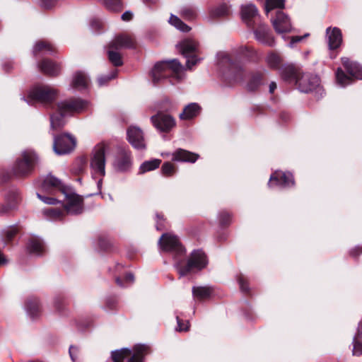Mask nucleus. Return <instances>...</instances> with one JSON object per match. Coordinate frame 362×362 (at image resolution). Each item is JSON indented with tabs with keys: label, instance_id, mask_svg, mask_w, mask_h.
I'll list each match as a JSON object with an SVG mask.
<instances>
[{
	"label": "nucleus",
	"instance_id": "1",
	"mask_svg": "<svg viewBox=\"0 0 362 362\" xmlns=\"http://www.w3.org/2000/svg\"><path fill=\"white\" fill-rule=\"evenodd\" d=\"M42 190L54 194L60 192L65 195L66 200V210L72 214H81L83 211V198L76 194L68 193V188L60 180L56 177L48 175L41 184Z\"/></svg>",
	"mask_w": 362,
	"mask_h": 362
},
{
	"label": "nucleus",
	"instance_id": "36",
	"mask_svg": "<svg viewBox=\"0 0 362 362\" xmlns=\"http://www.w3.org/2000/svg\"><path fill=\"white\" fill-rule=\"evenodd\" d=\"M55 50L54 47L49 42L45 41L37 42L33 50V53L35 57H37L41 52L52 53Z\"/></svg>",
	"mask_w": 362,
	"mask_h": 362
},
{
	"label": "nucleus",
	"instance_id": "22",
	"mask_svg": "<svg viewBox=\"0 0 362 362\" xmlns=\"http://www.w3.org/2000/svg\"><path fill=\"white\" fill-rule=\"evenodd\" d=\"M110 47L115 48L116 50L121 49H132L136 47L135 39L127 34H119L110 42Z\"/></svg>",
	"mask_w": 362,
	"mask_h": 362
},
{
	"label": "nucleus",
	"instance_id": "51",
	"mask_svg": "<svg viewBox=\"0 0 362 362\" xmlns=\"http://www.w3.org/2000/svg\"><path fill=\"white\" fill-rule=\"evenodd\" d=\"M134 277L131 273L127 274L124 276V281H123L120 278H116V283L121 287L127 286L134 282Z\"/></svg>",
	"mask_w": 362,
	"mask_h": 362
},
{
	"label": "nucleus",
	"instance_id": "29",
	"mask_svg": "<svg viewBox=\"0 0 362 362\" xmlns=\"http://www.w3.org/2000/svg\"><path fill=\"white\" fill-rule=\"evenodd\" d=\"M65 214H70L66 210V204L64 209L54 207H47L42 210V214L44 216L50 221H58L61 220ZM71 214H73L71 213Z\"/></svg>",
	"mask_w": 362,
	"mask_h": 362
},
{
	"label": "nucleus",
	"instance_id": "12",
	"mask_svg": "<svg viewBox=\"0 0 362 362\" xmlns=\"http://www.w3.org/2000/svg\"><path fill=\"white\" fill-rule=\"evenodd\" d=\"M320 78L318 76L302 71L295 86L303 93H309L320 88Z\"/></svg>",
	"mask_w": 362,
	"mask_h": 362
},
{
	"label": "nucleus",
	"instance_id": "7",
	"mask_svg": "<svg viewBox=\"0 0 362 362\" xmlns=\"http://www.w3.org/2000/svg\"><path fill=\"white\" fill-rule=\"evenodd\" d=\"M151 353V349L145 344H136L132 350L123 348L112 351L111 358L113 362H144L146 355Z\"/></svg>",
	"mask_w": 362,
	"mask_h": 362
},
{
	"label": "nucleus",
	"instance_id": "9",
	"mask_svg": "<svg viewBox=\"0 0 362 362\" xmlns=\"http://www.w3.org/2000/svg\"><path fill=\"white\" fill-rule=\"evenodd\" d=\"M207 264L208 259L204 252L202 250H196L191 253L189 258L185 265L178 263L176 267L180 275L184 276L194 270H202Z\"/></svg>",
	"mask_w": 362,
	"mask_h": 362
},
{
	"label": "nucleus",
	"instance_id": "58",
	"mask_svg": "<svg viewBox=\"0 0 362 362\" xmlns=\"http://www.w3.org/2000/svg\"><path fill=\"white\" fill-rule=\"evenodd\" d=\"M78 353V349L76 346H71L69 347V355L73 362H76Z\"/></svg>",
	"mask_w": 362,
	"mask_h": 362
},
{
	"label": "nucleus",
	"instance_id": "56",
	"mask_svg": "<svg viewBox=\"0 0 362 362\" xmlns=\"http://www.w3.org/2000/svg\"><path fill=\"white\" fill-rule=\"evenodd\" d=\"M165 221V219L163 218V216L160 214H156V229L158 230H162L165 228V225L163 222Z\"/></svg>",
	"mask_w": 362,
	"mask_h": 362
},
{
	"label": "nucleus",
	"instance_id": "46",
	"mask_svg": "<svg viewBox=\"0 0 362 362\" xmlns=\"http://www.w3.org/2000/svg\"><path fill=\"white\" fill-rule=\"evenodd\" d=\"M176 171L175 166L170 162H165L161 167V173L164 176L170 177Z\"/></svg>",
	"mask_w": 362,
	"mask_h": 362
},
{
	"label": "nucleus",
	"instance_id": "42",
	"mask_svg": "<svg viewBox=\"0 0 362 362\" xmlns=\"http://www.w3.org/2000/svg\"><path fill=\"white\" fill-rule=\"evenodd\" d=\"M105 6L114 11H120L123 8L122 0H100Z\"/></svg>",
	"mask_w": 362,
	"mask_h": 362
},
{
	"label": "nucleus",
	"instance_id": "4",
	"mask_svg": "<svg viewBox=\"0 0 362 362\" xmlns=\"http://www.w3.org/2000/svg\"><path fill=\"white\" fill-rule=\"evenodd\" d=\"M59 90L51 86L37 84L33 86L28 91L27 98H23L28 103H40L45 106L51 105L57 98Z\"/></svg>",
	"mask_w": 362,
	"mask_h": 362
},
{
	"label": "nucleus",
	"instance_id": "10",
	"mask_svg": "<svg viewBox=\"0 0 362 362\" xmlns=\"http://www.w3.org/2000/svg\"><path fill=\"white\" fill-rule=\"evenodd\" d=\"M181 54L187 58L186 66L191 69L193 66L196 65L200 59L194 54L198 52L199 44L194 40L185 39L180 42L177 45Z\"/></svg>",
	"mask_w": 362,
	"mask_h": 362
},
{
	"label": "nucleus",
	"instance_id": "43",
	"mask_svg": "<svg viewBox=\"0 0 362 362\" xmlns=\"http://www.w3.org/2000/svg\"><path fill=\"white\" fill-rule=\"evenodd\" d=\"M230 13L229 7L223 4L211 11V16L212 17H223L228 16Z\"/></svg>",
	"mask_w": 362,
	"mask_h": 362
},
{
	"label": "nucleus",
	"instance_id": "44",
	"mask_svg": "<svg viewBox=\"0 0 362 362\" xmlns=\"http://www.w3.org/2000/svg\"><path fill=\"white\" fill-rule=\"evenodd\" d=\"M285 0H266L265 1V9L268 13L273 9L284 8Z\"/></svg>",
	"mask_w": 362,
	"mask_h": 362
},
{
	"label": "nucleus",
	"instance_id": "6",
	"mask_svg": "<svg viewBox=\"0 0 362 362\" xmlns=\"http://www.w3.org/2000/svg\"><path fill=\"white\" fill-rule=\"evenodd\" d=\"M158 112L151 117L153 127L161 132H169L176 124L173 116L166 113L174 108L173 104L169 100H163Z\"/></svg>",
	"mask_w": 362,
	"mask_h": 362
},
{
	"label": "nucleus",
	"instance_id": "5",
	"mask_svg": "<svg viewBox=\"0 0 362 362\" xmlns=\"http://www.w3.org/2000/svg\"><path fill=\"white\" fill-rule=\"evenodd\" d=\"M182 65L177 59L157 62L151 71L152 81L155 86L167 78L178 79Z\"/></svg>",
	"mask_w": 362,
	"mask_h": 362
},
{
	"label": "nucleus",
	"instance_id": "33",
	"mask_svg": "<svg viewBox=\"0 0 362 362\" xmlns=\"http://www.w3.org/2000/svg\"><path fill=\"white\" fill-rule=\"evenodd\" d=\"M89 83L88 76L82 71L76 72L73 78L72 86L75 88H86Z\"/></svg>",
	"mask_w": 362,
	"mask_h": 362
},
{
	"label": "nucleus",
	"instance_id": "38",
	"mask_svg": "<svg viewBox=\"0 0 362 362\" xmlns=\"http://www.w3.org/2000/svg\"><path fill=\"white\" fill-rule=\"evenodd\" d=\"M87 165V158L84 156L80 157L74 162L71 166V172L74 175L83 173Z\"/></svg>",
	"mask_w": 362,
	"mask_h": 362
},
{
	"label": "nucleus",
	"instance_id": "52",
	"mask_svg": "<svg viewBox=\"0 0 362 362\" xmlns=\"http://www.w3.org/2000/svg\"><path fill=\"white\" fill-rule=\"evenodd\" d=\"M237 280L239 284L241 291L245 293H249L250 288L247 279L243 274H240L238 276Z\"/></svg>",
	"mask_w": 362,
	"mask_h": 362
},
{
	"label": "nucleus",
	"instance_id": "62",
	"mask_svg": "<svg viewBox=\"0 0 362 362\" xmlns=\"http://www.w3.org/2000/svg\"><path fill=\"white\" fill-rule=\"evenodd\" d=\"M132 17H133V14H132V12H130V11H126V12H124V13L122 15V16H121L122 19L123 21H129L132 20Z\"/></svg>",
	"mask_w": 362,
	"mask_h": 362
},
{
	"label": "nucleus",
	"instance_id": "61",
	"mask_svg": "<svg viewBox=\"0 0 362 362\" xmlns=\"http://www.w3.org/2000/svg\"><path fill=\"white\" fill-rule=\"evenodd\" d=\"M54 307L58 311H61L62 309V307L61 306V304L64 303V298L62 297H57L54 299Z\"/></svg>",
	"mask_w": 362,
	"mask_h": 362
},
{
	"label": "nucleus",
	"instance_id": "35",
	"mask_svg": "<svg viewBox=\"0 0 362 362\" xmlns=\"http://www.w3.org/2000/svg\"><path fill=\"white\" fill-rule=\"evenodd\" d=\"M161 163V160L158 158H154L150 160H146L142 163L139 169V174H144L147 172L154 170L159 168Z\"/></svg>",
	"mask_w": 362,
	"mask_h": 362
},
{
	"label": "nucleus",
	"instance_id": "45",
	"mask_svg": "<svg viewBox=\"0 0 362 362\" xmlns=\"http://www.w3.org/2000/svg\"><path fill=\"white\" fill-rule=\"evenodd\" d=\"M180 16L187 21H192L197 18V13L194 8L186 6L182 8Z\"/></svg>",
	"mask_w": 362,
	"mask_h": 362
},
{
	"label": "nucleus",
	"instance_id": "37",
	"mask_svg": "<svg viewBox=\"0 0 362 362\" xmlns=\"http://www.w3.org/2000/svg\"><path fill=\"white\" fill-rule=\"evenodd\" d=\"M25 307L28 315L33 318L37 317L40 312L39 301L35 298L28 299Z\"/></svg>",
	"mask_w": 362,
	"mask_h": 362
},
{
	"label": "nucleus",
	"instance_id": "59",
	"mask_svg": "<svg viewBox=\"0 0 362 362\" xmlns=\"http://www.w3.org/2000/svg\"><path fill=\"white\" fill-rule=\"evenodd\" d=\"M57 0H40L41 6L45 8H50L57 2Z\"/></svg>",
	"mask_w": 362,
	"mask_h": 362
},
{
	"label": "nucleus",
	"instance_id": "13",
	"mask_svg": "<svg viewBox=\"0 0 362 362\" xmlns=\"http://www.w3.org/2000/svg\"><path fill=\"white\" fill-rule=\"evenodd\" d=\"M159 245L163 250L182 255L185 250L177 235L171 233H164L159 239Z\"/></svg>",
	"mask_w": 362,
	"mask_h": 362
},
{
	"label": "nucleus",
	"instance_id": "27",
	"mask_svg": "<svg viewBox=\"0 0 362 362\" xmlns=\"http://www.w3.org/2000/svg\"><path fill=\"white\" fill-rule=\"evenodd\" d=\"M201 110L202 108L198 103H189L184 107L183 111L179 115V118L181 120L192 119L200 114Z\"/></svg>",
	"mask_w": 362,
	"mask_h": 362
},
{
	"label": "nucleus",
	"instance_id": "57",
	"mask_svg": "<svg viewBox=\"0 0 362 362\" xmlns=\"http://www.w3.org/2000/svg\"><path fill=\"white\" fill-rule=\"evenodd\" d=\"M37 196L40 200H42L45 204H55L57 203V200L55 198L42 196L39 193L37 194Z\"/></svg>",
	"mask_w": 362,
	"mask_h": 362
},
{
	"label": "nucleus",
	"instance_id": "64",
	"mask_svg": "<svg viewBox=\"0 0 362 362\" xmlns=\"http://www.w3.org/2000/svg\"><path fill=\"white\" fill-rule=\"evenodd\" d=\"M303 37L301 36H294L291 37L290 42V46H293L295 43H297L303 40Z\"/></svg>",
	"mask_w": 362,
	"mask_h": 362
},
{
	"label": "nucleus",
	"instance_id": "2",
	"mask_svg": "<svg viewBox=\"0 0 362 362\" xmlns=\"http://www.w3.org/2000/svg\"><path fill=\"white\" fill-rule=\"evenodd\" d=\"M217 62L222 71L223 80L228 86L243 81L245 69L236 57L226 52H219L217 54Z\"/></svg>",
	"mask_w": 362,
	"mask_h": 362
},
{
	"label": "nucleus",
	"instance_id": "32",
	"mask_svg": "<svg viewBox=\"0 0 362 362\" xmlns=\"http://www.w3.org/2000/svg\"><path fill=\"white\" fill-rule=\"evenodd\" d=\"M20 195L19 192L16 189H12L8 192V193L6 195V199L7 202L6 206H2L0 212L1 213H6L9 209L15 207V206L20 201Z\"/></svg>",
	"mask_w": 362,
	"mask_h": 362
},
{
	"label": "nucleus",
	"instance_id": "39",
	"mask_svg": "<svg viewBox=\"0 0 362 362\" xmlns=\"http://www.w3.org/2000/svg\"><path fill=\"white\" fill-rule=\"evenodd\" d=\"M118 51L119 50H116L115 48L110 47V45H108V59L115 66H120L123 64L121 54Z\"/></svg>",
	"mask_w": 362,
	"mask_h": 362
},
{
	"label": "nucleus",
	"instance_id": "48",
	"mask_svg": "<svg viewBox=\"0 0 362 362\" xmlns=\"http://www.w3.org/2000/svg\"><path fill=\"white\" fill-rule=\"evenodd\" d=\"M18 228L16 226H11L4 232V242L8 243L11 242L13 237L18 233Z\"/></svg>",
	"mask_w": 362,
	"mask_h": 362
},
{
	"label": "nucleus",
	"instance_id": "49",
	"mask_svg": "<svg viewBox=\"0 0 362 362\" xmlns=\"http://www.w3.org/2000/svg\"><path fill=\"white\" fill-rule=\"evenodd\" d=\"M232 216L231 214L226 211H222L219 213L218 221L222 226H227L231 223Z\"/></svg>",
	"mask_w": 362,
	"mask_h": 362
},
{
	"label": "nucleus",
	"instance_id": "24",
	"mask_svg": "<svg viewBox=\"0 0 362 362\" xmlns=\"http://www.w3.org/2000/svg\"><path fill=\"white\" fill-rule=\"evenodd\" d=\"M38 69L45 75L57 76L59 74V65L52 60L45 59L37 64Z\"/></svg>",
	"mask_w": 362,
	"mask_h": 362
},
{
	"label": "nucleus",
	"instance_id": "50",
	"mask_svg": "<svg viewBox=\"0 0 362 362\" xmlns=\"http://www.w3.org/2000/svg\"><path fill=\"white\" fill-rule=\"evenodd\" d=\"M117 70L114 69L113 71H112L110 72V74L105 75V76H102L99 77L98 79L99 86H102L106 85L108 83V81L115 78L117 76Z\"/></svg>",
	"mask_w": 362,
	"mask_h": 362
},
{
	"label": "nucleus",
	"instance_id": "63",
	"mask_svg": "<svg viewBox=\"0 0 362 362\" xmlns=\"http://www.w3.org/2000/svg\"><path fill=\"white\" fill-rule=\"evenodd\" d=\"M361 253H362V247H356L350 251V255L354 257H356Z\"/></svg>",
	"mask_w": 362,
	"mask_h": 362
},
{
	"label": "nucleus",
	"instance_id": "19",
	"mask_svg": "<svg viewBox=\"0 0 362 362\" xmlns=\"http://www.w3.org/2000/svg\"><path fill=\"white\" fill-rule=\"evenodd\" d=\"M272 23L278 33H289L292 30L290 18L281 11H276L275 17L272 18Z\"/></svg>",
	"mask_w": 362,
	"mask_h": 362
},
{
	"label": "nucleus",
	"instance_id": "55",
	"mask_svg": "<svg viewBox=\"0 0 362 362\" xmlns=\"http://www.w3.org/2000/svg\"><path fill=\"white\" fill-rule=\"evenodd\" d=\"M176 319L177 322V327L176 328V329L177 331L182 332L187 331L189 329V325L188 321L184 322L178 316L176 317Z\"/></svg>",
	"mask_w": 362,
	"mask_h": 362
},
{
	"label": "nucleus",
	"instance_id": "17",
	"mask_svg": "<svg viewBox=\"0 0 362 362\" xmlns=\"http://www.w3.org/2000/svg\"><path fill=\"white\" fill-rule=\"evenodd\" d=\"M132 165L131 151L125 148H120L116 156L114 166L117 170L125 172L129 170Z\"/></svg>",
	"mask_w": 362,
	"mask_h": 362
},
{
	"label": "nucleus",
	"instance_id": "11",
	"mask_svg": "<svg viewBox=\"0 0 362 362\" xmlns=\"http://www.w3.org/2000/svg\"><path fill=\"white\" fill-rule=\"evenodd\" d=\"M105 146L100 144L97 145L93 151L90 159V168L93 176L103 177L105 174Z\"/></svg>",
	"mask_w": 362,
	"mask_h": 362
},
{
	"label": "nucleus",
	"instance_id": "21",
	"mask_svg": "<svg viewBox=\"0 0 362 362\" xmlns=\"http://www.w3.org/2000/svg\"><path fill=\"white\" fill-rule=\"evenodd\" d=\"M294 178L291 173L276 171L270 177L269 185L289 187L294 185Z\"/></svg>",
	"mask_w": 362,
	"mask_h": 362
},
{
	"label": "nucleus",
	"instance_id": "30",
	"mask_svg": "<svg viewBox=\"0 0 362 362\" xmlns=\"http://www.w3.org/2000/svg\"><path fill=\"white\" fill-rule=\"evenodd\" d=\"M265 62L269 68L274 70H280L281 67L284 64H283V58L281 56L275 52H270L267 54Z\"/></svg>",
	"mask_w": 362,
	"mask_h": 362
},
{
	"label": "nucleus",
	"instance_id": "60",
	"mask_svg": "<svg viewBox=\"0 0 362 362\" xmlns=\"http://www.w3.org/2000/svg\"><path fill=\"white\" fill-rule=\"evenodd\" d=\"M90 25L93 29H94L96 31H99L100 28H102V23L100 20L98 19H93L90 21Z\"/></svg>",
	"mask_w": 362,
	"mask_h": 362
},
{
	"label": "nucleus",
	"instance_id": "15",
	"mask_svg": "<svg viewBox=\"0 0 362 362\" xmlns=\"http://www.w3.org/2000/svg\"><path fill=\"white\" fill-rule=\"evenodd\" d=\"M255 36V39L260 43L269 47H274L275 45L274 37H273L269 28L259 22L252 28Z\"/></svg>",
	"mask_w": 362,
	"mask_h": 362
},
{
	"label": "nucleus",
	"instance_id": "14",
	"mask_svg": "<svg viewBox=\"0 0 362 362\" xmlns=\"http://www.w3.org/2000/svg\"><path fill=\"white\" fill-rule=\"evenodd\" d=\"M75 146L76 141L74 138L68 134L54 137L53 148L57 154L68 153L74 149Z\"/></svg>",
	"mask_w": 362,
	"mask_h": 362
},
{
	"label": "nucleus",
	"instance_id": "23",
	"mask_svg": "<svg viewBox=\"0 0 362 362\" xmlns=\"http://www.w3.org/2000/svg\"><path fill=\"white\" fill-rule=\"evenodd\" d=\"M326 36L329 49H337L342 43V33L339 28L329 27L326 30Z\"/></svg>",
	"mask_w": 362,
	"mask_h": 362
},
{
	"label": "nucleus",
	"instance_id": "53",
	"mask_svg": "<svg viewBox=\"0 0 362 362\" xmlns=\"http://www.w3.org/2000/svg\"><path fill=\"white\" fill-rule=\"evenodd\" d=\"M240 52L246 57L251 59H253L257 55L256 51L251 47L245 46L244 47H242L240 49Z\"/></svg>",
	"mask_w": 362,
	"mask_h": 362
},
{
	"label": "nucleus",
	"instance_id": "3",
	"mask_svg": "<svg viewBox=\"0 0 362 362\" xmlns=\"http://www.w3.org/2000/svg\"><path fill=\"white\" fill-rule=\"evenodd\" d=\"M88 102L80 98H72L58 103L57 111L50 116L51 127L58 130L66 124L64 117L80 113L88 107Z\"/></svg>",
	"mask_w": 362,
	"mask_h": 362
},
{
	"label": "nucleus",
	"instance_id": "20",
	"mask_svg": "<svg viewBox=\"0 0 362 362\" xmlns=\"http://www.w3.org/2000/svg\"><path fill=\"white\" fill-rule=\"evenodd\" d=\"M241 16L249 28H255V25L261 22L257 8L252 4L242 6Z\"/></svg>",
	"mask_w": 362,
	"mask_h": 362
},
{
	"label": "nucleus",
	"instance_id": "16",
	"mask_svg": "<svg viewBox=\"0 0 362 362\" xmlns=\"http://www.w3.org/2000/svg\"><path fill=\"white\" fill-rule=\"evenodd\" d=\"M279 71L283 81L288 83L296 84L303 70L294 64H284Z\"/></svg>",
	"mask_w": 362,
	"mask_h": 362
},
{
	"label": "nucleus",
	"instance_id": "25",
	"mask_svg": "<svg viewBox=\"0 0 362 362\" xmlns=\"http://www.w3.org/2000/svg\"><path fill=\"white\" fill-rule=\"evenodd\" d=\"M172 160L177 162H188L194 163L199 158V154L182 149L178 148L173 154Z\"/></svg>",
	"mask_w": 362,
	"mask_h": 362
},
{
	"label": "nucleus",
	"instance_id": "40",
	"mask_svg": "<svg viewBox=\"0 0 362 362\" xmlns=\"http://www.w3.org/2000/svg\"><path fill=\"white\" fill-rule=\"evenodd\" d=\"M335 75L337 82L341 86L344 87L352 81V76L346 74L341 68H338L337 69Z\"/></svg>",
	"mask_w": 362,
	"mask_h": 362
},
{
	"label": "nucleus",
	"instance_id": "28",
	"mask_svg": "<svg viewBox=\"0 0 362 362\" xmlns=\"http://www.w3.org/2000/svg\"><path fill=\"white\" fill-rule=\"evenodd\" d=\"M265 77V71H257L251 74L247 83V89L249 91L257 90L263 83Z\"/></svg>",
	"mask_w": 362,
	"mask_h": 362
},
{
	"label": "nucleus",
	"instance_id": "41",
	"mask_svg": "<svg viewBox=\"0 0 362 362\" xmlns=\"http://www.w3.org/2000/svg\"><path fill=\"white\" fill-rule=\"evenodd\" d=\"M169 23L175 27L177 30L184 32L187 33L191 30V28L188 26L187 24H185L184 22H182L177 16L171 14Z\"/></svg>",
	"mask_w": 362,
	"mask_h": 362
},
{
	"label": "nucleus",
	"instance_id": "31",
	"mask_svg": "<svg viewBox=\"0 0 362 362\" xmlns=\"http://www.w3.org/2000/svg\"><path fill=\"white\" fill-rule=\"evenodd\" d=\"M27 250L30 254L42 255L45 252V246L42 240L33 238L28 243Z\"/></svg>",
	"mask_w": 362,
	"mask_h": 362
},
{
	"label": "nucleus",
	"instance_id": "26",
	"mask_svg": "<svg viewBox=\"0 0 362 362\" xmlns=\"http://www.w3.org/2000/svg\"><path fill=\"white\" fill-rule=\"evenodd\" d=\"M341 63L348 74L358 79H362V66L347 57L341 58Z\"/></svg>",
	"mask_w": 362,
	"mask_h": 362
},
{
	"label": "nucleus",
	"instance_id": "18",
	"mask_svg": "<svg viewBox=\"0 0 362 362\" xmlns=\"http://www.w3.org/2000/svg\"><path fill=\"white\" fill-rule=\"evenodd\" d=\"M129 143L137 150L146 148V143L142 130L134 126L129 127L127 131Z\"/></svg>",
	"mask_w": 362,
	"mask_h": 362
},
{
	"label": "nucleus",
	"instance_id": "54",
	"mask_svg": "<svg viewBox=\"0 0 362 362\" xmlns=\"http://www.w3.org/2000/svg\"><path fill=\"white\" fill-rule=\"evenodd\" d=\"M353 355L360 356L362 355V343L357 340L356 337L354 339Z\"/></svg>",
	"mask_w": 362,
	"mask_h": 362
},
{
	"label": "nucleus",
	"instance_id": "8",
	"mask_svg": "<svg viewBox=\"0 0 362 362\" xmlns=\"http://www.w3.org/2000/svg\"><path fill=\"white\" fill-rule=\"evenodd\" d=\"M38 158L35 152L27 150L22 152L13 164L12 172L17 177H25L34 170Z\"/></svg>",
	"mask_w": 362,
	"mask_h": 362
},
{
	"label": "nucleus",
	"instance_id": "47",
	"mask_svg": "<svg viewBox=\"0 0 362 362\" xmlns=\"http://www.w3.org/2000/svg\"><path fill=\"white\" fill-rule=\"evenodd\" d=\"M98 246L101 250L108 251L112 247L111 240L105 235L98 237Z\"/></svg>",
	"mask_w": 362,
	"mask_h": 362
},
{
	"label": "nucleus",
	"instance_id": "34",
	"mask_svg": "<svg viewBox=\"0 0 362 362\" xmlns=\"http://www.w3.org/2000/svg\"><path fill=\"white\" fill-rule=\"evenodd\" d=\"M212 293L213 291L210 287L194 286L192 288L193 296L199 300H203L209 298Z\"/></svg>",
	"mask_w": 362,
	"mask_h": 362
}]
</instances>
